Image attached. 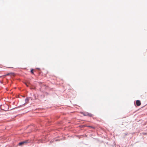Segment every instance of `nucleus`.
Returning <instances> with one entry per match:
<instances>
[{"mask_svg":"<svg viewBox=\"0 0 147 147\" xmlns=\"http://www.w3.org/2000/svg\"><path fill=\"white\" fill-rule=\"evenodd\" d=\"M33 71H34V69H32L31 70V72L32 74H34Z\"/></svg>","mask_w":147,"mask_h":147,"instance_id":"5","label":"nucleus"},{"mask_svg":"<svg viewBox=\"0 0 147 147\" xmlns=\"http://www.w3.org/2000/svg\"><path fill=\"white\" fill-rule=\"evenodd\" d=\"M25 84H26V86H28V84H27V83H25Z\"/></svg>","mask_w":147,"mask_h":147,"instance_id":"9","label":"nucleus"},{"mask_svg":"<svg viewBox=\"0 0 147 147\" xmlns=\"http://www.w3.org/2000/svg\"><path fill=\"white\" fill-rule=\"evenodd\" d=\"M136 105L137 106H140L141 105V103L140 101V100H137L136 101Z\"/></svg>","mask_w":147,"mask_h":147,"instance_id":"3","label":"nucleus"},{"mask_svg":"<svg viewBox=\"0 0 147 147\" xmlns=\"http://www.w3.org/2000/svg\"><path fill=\"white\" fill-rule=\"evenodd\" d=\"M88 127H90L93 128V129H95V127H93V126H88Z\"/></svg>","mask_w":147,"mask_h":147,"instance_id":"7","label":"nucleus"},{"mask_svg":"<svg viewBox=\"0 0 147 147\" xmlns=\"http://www.w3.org/2000/svg\"><path fill=\"white\" fill-rule=\"evenodd\" d=\"M28 142V141H24L20 142L18 144V145L19 146H22L26 144Z\"/></svg>","mask_w":147,"mask_h":147,"instance_id":"2","label":"nucleus"},{"mask_svg":"<svg viewBox=\"0 0 147 147\" xmlns=\"http://www.w3.org/2000/svg\"><path fill=\"white\" fill-rule=\"evenodd\" d=\"M10 75V73H8L7 74V76H9V75Z\"/></svg>","mask_w":147,"mask_h":147,"instance_id":"8","label":"nucleus"},{"mask_svg":"<svg viewBox=\"0 0 147 147\" xmlns=\"http://www.w3.org/2000/svg\"><path fill=\"white\" fill-rule=\"evenodd\" d=\"M10 75H12V76H14V73H10Z\"/></svg>","mask_w":147,"mask_h":147,"instance_id":"6","label":"nucleus"},{"mask_svg":"<svg viewBox=\"0 0 147 147\" xmlns=\"http://www.w3.org/2000/svg\"><path fill=\"white\" fill-rule=\"evenodd\" d=\"M29 98H27L25 99L26 103H28Z\"/></svg>","mask_w":147,"mask_h":147,"instance_id":"4","label":"nucleus"},{"mask_svg":"<svg viewBox=\"0 0 147 147\" xmlns=\"http://www.w3.org/2000/svg\"><path fill=\"white\" fill-rule=\"evenodd\" d=\"M82 114L85 116H88L90 117H91L93 116V115L91 113H88V112H85L83 113Z\"/></svg>","mask_w":147,"mask_h":147,"instance_id":"1","label":"nucleus"}]
</instances>
